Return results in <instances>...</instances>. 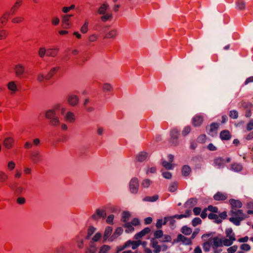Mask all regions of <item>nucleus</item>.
<instances>
[{"label":"nucleus","instance_id":"30","mask_svg":"<svg viewBox=\"0 0 253 253\" xmlns=\"http://www.w3.org/2000/svg\"><path fill=\"white\" fill-rule=\"evenodd\" d=\"M130 216V214L128 211H124L123 212V216L121 218V221L123 222H127V221L129 220V218Z\"/></svg>","mask_w":253,"mask_h":253},{"label":"nucleus","instance_id":"44","mask_svg":"<svg viewBox=\"0 0 253 253\" xmlns=\"http://www.w3.org/2000/svg\"><path fill=\"white\" fill-rule=\"evenodd\" d=\"M24 18L23 16H18L13 18L11 22L14 24H18L23 22Z\"/></svg>","mask_w":253,"mask_h":253},{"label":"nucleus","instance_id":"54","mask_svg":"<svg viewBox=\"0 0 253 253\" xmlns=\"http://www.w3.org/2000/svg\"><path fill=\"white\" fill-rule=\"evenodd\" d=\"M201 222L202 220L199 217H195L193 219L192 224V225L195 227L197 225L201 224Z\"/></svg>","mask_w":253,"mask_h":253},{"label":"nucleus","instance_id":"20","mask_svg":"<svg viewBox=\"0 0 253 253\" xmlns=\"http://www.w3.org/2000/svg\"><path fill=\"white\" fill-rule=\"evenodd\" d=\"M59 67H56L52 68L48 73L45 76V79L46 80H50L58 71Z\"/></svg>","mask_w":253,"mask_h":253},{"label":"nucleus","instance_id":"21","mask_svg":"<svg viewBox=\"0 0 253 253\" xmlns=\"http://www.w3.org/2000/svg\"><path fill=\"white\" fill-rule=\"evenodd\" d=\"M213 198L216 201L225 200L227 198L226 194H224L221 192H217L213 196Z\"/></svg>","mask_w":253,"mask_h":253},{"label":"nucleus","instance_id":"31","mask_svg":"<svg viewBox=\"0 0 253 253\" xmlns=\"http://www.w3.org/2000/svg\"><path fill=\"white\" fill-rule=\"evenodd\" d=\"M127 242H129V246L130 245H132V249L133 250L136 249L141 244V241L140 240L133 241L129 240Z\"/></svg>","mask_w":253,"mask_h":253},{"label":"nucleus","instance_id":"55","mask_svg":"<svg viewBox=\"0 0 253 253\" xmlns=\"http://www.w3.org/2000/svg\"><path fill=\"white\" fill-rule=\"evenodd\" d=\"M197 202V199L195 198H191L189 200H188L186 203L187 205H189L191 206H194L196 204Z\"/></svg>","mask_w":253,"mask_h":253},{"label":"nucleus","instance_id":"12","mask_svg":"<svg viewBox=\"0 0 253 253\" xmlns=\"http://www.w3.org/2000/svg\"><path fill=\"white\" fill-rule=\"evenodd\" d=\"M213 163L219 168H223L225 165V161L221 157H217L214 159Z\"/></svg>","mask_w":253,"mask_h":253},{"label":"nucleus","instance_id":"10","mask_svg":"<svg viewBox=\"0 0 253 253\" xmlns=\"http://www.w3.org/2000/svg\"><path fill=\"white\" fill-rule=\"evenodd\" d=\"M220 138L222 140H228L231 138V134L228 130L221 131L219 134Z\"/></svg>","mask_w":253,"mask_h":253},{"label":"nucleus","instance_id":"53","mask_svg":"<svg viewBox=\"0 0 253 253\" xmlns=\"http://www.w3.org/2000/svg\"><path fill=\"white\" fill-rule=\"evenodd\" d=\"M207 139V136L205 134L200 135L198 138V141L201 143H205Z\"/></svg>","mask_w":253,"mask_h":253},{"label":"nucleus","instance_id":"8","mask_svg":"<svg viewBox=\"0 0 253 253\" xmlns=\"http://www.w3.org/2000/svg\"><path fill=\"white\" fill-rule=\"evenodd\" d=\"M211 246L213 249H216L219 247L222 246V239H219L217 237H214L212 238Z\"/></svg>","mask_w":253,"mask_h":253},{"label":"nucleus","instance_id":"61","mask_svg":"<svg viewBox=\"0 0 253 253\" xmlns=\"http://www.w3.org/2000/svg\"><path fill=\"white\" fill-rule=\"evenodd\" d=\"M114 218V215L113 214H110L107 217L106 221L108 224H113Z\"/></svg>","mask_w":253,"mask_h":253},{"label":"nucleus","instance_id":"23","mask_svg":"<svg viewBox=\"0 0 253 253\" xmlns=\"http://www.w3.org/2000/svg\"><path fill=\"white\" fill-rule=\"evenodd\" d=\"M10 13L6 12H5L0 17V23L2 25H5L7 22Z\"/></svg>","mask_w":253,"mask_h":253},{"label":"nucleus","instance_id":"46","mask_svg":"<svg viewBox=\"0 0 253 253\" xmlns=\"http://www.w3.org/2000/svg\"><path fill=\"white\" fill-rule=\"evenodd\" d=\"M39 56L43 58L45 55H46L47 54V49H46L44 47H41L40 48L38 52Z\"/></svg>","mask_w":253,"mask_h":253},{"label":"nucleus","instance_id":"17","mask_svg":"<svg viewBox=\"0 0 253 253\" xmlns=\"http://www.w3.org/2000/svg\"><path fill=\"white\" fill-rule=\"evenodd\" d=\"M31 159L35 163L39 162L41 160V156L40 153L38 151L33 152L31 154Z\"/></svg>","mask_w":253,"mask_h":253},{"label":"nucleus","instance_id":"36","mask_svg":"<svg viewBox=\"0 0 253 253\" xmlns=\"http://www.w3.org/2000/svg\"><path fill=\"white\" fill-rule=\"evenodd\" d=\"M8 178V175L4 172L0 171V183L6 182Z\"/></svg>","mask_w":253,"mask_h":253},{"label":"nucleus","instance_id":"48","mask_svg":"<svg viewBox=\"0 0 253 253\" xmlns=\"http://www.w3.org/2000/svg\"><path fill=\"white\" fill-rule=\"evenodd\" d=\"M162 166L167 169H171L172 168V166L171 163L163 161L162 162Z\"/></svg>","mask_w":253,"mask_h":253},{"label":"nucleus","instance_id":"56","mask_svg":"<svg viewBox=\"0 0 253 253\" xmlns=\"http://www.w3.org/2000/svg\"><path fill=\"white\" fill-rule=\"evenodd\" d=\"M229 116L233 119H236L238 117V113L237 111L232 110L229 112Z\"/></svg>","mask_w":253,"mask_h":253},{"label":"nucleus","instance_id":"60","mask_svg":"<svg viewBox=\"0 0 253 253\" xmlns=\"http://www.w3.org/2000/svg\"><path fill=\"white\" fill-rule=\"evenodd\" d=\"M112 17V15L111 14L107 13L103 16H102L101 18L102 21L105 22L109 19H110Z\"/></svg>","mask_w":253,"mask_h":253},{"label":"nucleus","instance_id":"5","mask_svg":"<svg viewBox=\"0 0 253 253\" xmlns=\"http://www.w3.org/2000/svg\"><path fill=\"white\" fill-rule=\"evenodd\" d=\"M106 216V212L104 210L97 209L96 210L95 213L91 215L92 219L95 221H98L99 218H105Z\"/></svg>","mask_w":253,"mask_h":253},{"label":"nucleus","instance_id":"24","mask_svg":"<svg viewBox=\"0 0 253 253\" xmlns=\"http://www.w3.org/2000/svg\"><path fill=\"white\" fill-rule=\"evenodd\" d=\"M55 115V110L54 109H51L49 110L46 112L45 116L47 119L50 120L51 119L56 117Z\"/></svg>","mask_w":253,"mask_h":253},{"label":"nucleus","instance_id":"45","mask_svg":"<svg viewBox=\"0 0 253 253\" xmlns=\"http://www.w3.org/2000/svg\"><path fill=\"white\" fill-rule=\"evenodd\" d=\"M129 242H126L123 246L117 247V251L115 253H119L120 252L122 251L127 247H129Z\"/></svg>","mask_w":253,"mask_h":253},{"label":"nucleus","instance_id":"35","mask_svg":"<svg viewBox=\"0 0 253 253\" xmlns=\"http://www.w3.org/2000/svg\"><path fill=\"white\" fill-rule=\"evenodd\" d=\"M123 226L126 228V233H129L134 230V228L130 222L126 223Z\"/></svg>","mask_w":253,"mask_h":253},{"label":"nucleus","instance_id":"37","mask_svg":"<svg viewBox=\"0 0 253 253\" xmlns=\"http://www.w3.org/2000/svg\"><path fill=\"white\" fill-rule=\"evenodd\" d=\"M123 232V229L122 227H117L115 231L113 233L112 237H113L114 238H116L117 237H118L119 236H120V235H121L122 234Z\"/></svg>","mask_w":253,"mask_h":253},{"label":"nucleus","instance_id":"51","mask_svg":"<svg viewBox=\"0 0 253 253\" xmlns=\"http://www.w3.org/2000/svg\"><path fill=\"white\" fill-rule=\"evenodd\" d=\"M178 184L177 182L172 183L169 187V191L171 192H175L177 188Z\"/></svg>","mask_w":253,"mask_h":253},{"label":"nucleus","instance_id":"43","mask_svg":"<svg viewBox=\"0 0 253 253\" xmlns=\"http://www.w3.org/2000/svg\"><path fill=\"white\" fill-rule=\"evenodd\" d=\"M88 22L87 20L85 21L84 24L81 28L80 31L83 34H85L88 31Z\"/></svg>","mask_w":253,"mask_h":253},{"label":"nucleus","instance_id":"40","mask_svg":"<svg viewBox=\"0 0 253 253\" xmlns=\"http://www.w3.org/2000/svg\"><path fill=\"white\" fill-rule=\"evenodd\" d=\"M159 198V196L157 195L153 196H146L143 199V201L147 202H155Z\"/></svg>","mask_w":253,"mask_h":253},{"label":"nucleus","instance_id":"15","mask_svg":"<svg viewBox=\"0 0 253 253\" xmlns=\"http://www.w3.org/2000/svg\"><path fill=\"white\" fill-rule=\"evenodd\" d=\"M158 242L157 240L155 239H152L151 240V246L155 248L154 250V252L155 253H159L161 252V247L160 245H158Z\"/></svg>","mask_w":253,"mask_h":253},{"label":"nucleus","instance_id":"4","mask_svg":"<svg viewBox=\"0 0 253 253\" xmlns=\"http://www.w3.org/2000/svg\"><path fill=\"white\" fill-rule=\"evenodd\" d=\"M170 142L172 143L173 145H176L177 144V140L179 135V132L177 129L173 128L170 131Z\"/></svg>","mask_w":253,"mask_h":253},{"label":"nucleus","instance_id":"11","mask_svg":"<svg viewBox=\"0 0 253 253\" xmlns=\"http://www.w3.org/2000/svg\"><path fill=\"white\" fill-rule=\"evenodd\" d=\"M229 203L231 206L232 209L240 208L242 206V203H241V202L238 200L231 199L229 200Z\"/></svg>","mask_w":253,"mask_h":253},{"label":"nucleus","instance_id":"28","mask_svg":"<svg viewBox=\"0 0 253 253\" xmlns=\"http://www.w3.org/2000/svg\"><path fill=\"white\" fill-rule=\"evenodd\" d=\"M117 35L116 30H112L108 32L104 37V39L115 38Z\"/></svg>","mask_w":253,"mask_h":253},{"label":"nucleus","instance_id":"9","mask_svg":"<svg viewBox=\"0 0 253 253\" xmlns=\"http://www.w3.org/2000/svg\"><path fill=\"white\" fill-rule=\"evenodd\" d=\"M236 240L234 234H233L231 236H229V239H225L224 238H222V245L225 246H231L233 242Z\"/></svg>","mask_w":253,"mask_h":253},{"label":"nucleus","instance_id":"26","mask_svg":"<svg viewBox=\"0 0 253 253\" xmlns=\"http://www.w3.org/2000/svg\"><path fill=\"white\" fill-rule=\"evenodd\" d=\"M208 218L210 219H214L215 222L219 224L222 222V220L219 218V216L215 213H210L208 215Z\"/></svg>","mask_w":253,"mask_h":253},{"label":"nucleus","instance_id":"18","mask_svg":"<svg viewBox=\"0 0 253 253\" xmlns=\"http://www.w3.org/2000/svg\"><path fill=\"white\" fill-rule=\"evenodd\" d=\"M203 122V118L201 116H196L193 118L192 124L195 126H200Z\"/></svg>","mask_w":253,"mask_h":253},{"label":"nucleus","instance_id":"33","mask_svg":"<svg viewBox=\"0 0 253 253\" xmlns=\"http://www.w3.org/2000/svg\"><path fill=\"white\" fill-rule=\"evenodd\" d=\"M109 7L108 4L106 3L102 4L98 10V12L100 14H104L105 13L106 10Z\"/></svg>","mask_w":253,"mask_h":253},{"label":"nucleus","instance_id":"39","mask_svg":"<svg viewBox=\"0 0 253 253\" xmlns=\"http://www.w3.org/2000/svg\"><path fill=\"white\" fill-rule=\"evenodd\" d=\"M181 232L186 235H189L191 234L192 233V229L191 228L187 227V226H184L181 228Z\"/></svg>","mask_w":253,"mask_h":253},{"label":"nucleus","instance_id":"16","mask_svg":"<svg viewBox=\"0 0 253 253\" xmlns=\"http://www.w3.org/2000/svg\"><path fill=\"white\" fill-rule=\"evenodd\" d=\"M180 242L181 241L184 243H185L187 245H189L191 244V241L190 239L187 238L182 234H178L177 237L176 241L174 240V242Z\"/></svg>","mask_w":253,"mask_h":253},{"label":"nucleus","instance_id":"22","mask_svg":"<svg viewBox=\"0 0 253 253\" xmlns=\"http://www.w3.org/2000/svg\"><path fill=\"white\" fill-rule=\"evenodd\" d=\"M148 156V154L146 152H141L136 156L137 161L139 162H142L144 161Z\"/></svg>","mask_w":253,"mask_h":253},{"label":"nucleus","instance_id":"6","mask_svg":"<svg viewBox=\"0 0 253 253\" xmlns=\"http://www.w3.org/2000/svg\"><path fill=\"white\" fill-rule=\"evenodd\" d=\"M73 16L71 14H65L62 16V25L64 28L67 29L71 26L70 19Z\"/></svg>","mask_w":253,"mask_h":253},{"label":"nucleus","instance_id":"49","mask_svg":"<svg viewBox=\"0 0 253 253\" xmlns=\"http://www.w3.org/2000/svg\"><path fill=\"white\" fill-rule=\"evenodd\" d=\"M113 90V87L112 85L108 83L104 84L103 85V91H111Z\"/></svg>","mask_w":253,"mask_h":253},{"label":"nucleus","instance_id":"25","mask_svg":"<svg viewBox=\"0 0 253 253\" xmlns=\"http://www.w3.org/2000/svg\"><path fill=\"white\" fill-rule=\"evenodd\" d=\"M191 171L190 167L188 165H184L183 166L181 170L182 175L184 176H188Z\"/></svg>","mask_w":253,"mask_h":253},{"label":"nucleus","instance_id":"63","mask_svg":"<svg viewBox=\"0 0 253 253\" xmlns=\"http://www.w3.org/2000/svg\"><path fill=\"white\" fill-rule=\"evenodd\" d=\"M191 131V127L189 126H187L184 127L182 131V134L183 136H186Z\"/></svg>","mask_w":253,"mask_h":253},{"label":"nucleus","instance_id":"1","mask_svg":"<svg viewBox=\"0 0 253 253\" xmlns=\"http://www.w3.org/2000/svg\"><path fill=\"white\" fill-rule=\"evenodd\" d=\"M229 214L232 216L229 218L230 221L233 222L236 225H239L241 221L243 220L248 216L245 215L241 210L231 209Z\"/></svg>","mask_w":253,"mask_h":253},{"label":"nucleus","instance_id":"41","mask_svg":"<svg viewBox=\"0 0 253 253\" xmlns=\"http://www.w3.org/2000/svg\"><path fill=\"white\" fill-rule=\"evenodd\" d=\"M7 88L11 91H15L17 89V85L14 82H10L7 84Z\"/></svg>","mask_w":253,"mask_h":253},{"label":"nucleus","instance_id":"64","mask_svg":"<svg viewBox=\"0 0 253 253\" xmlns=\"http://www.w3.org/2000/svg\"><path fill=\"white\" fill-rule=\"evenodd\" d=\"M237 249H238V246L236 245H234L233 246L229 247L227 249V252H228V253H234L236 252Z\"/></svg>","mask_w":253,"mask_h":253},{"label":"nucleus","instance_id":"52","mask_svg":"<svg viewBox=\"0 0 253 253\" xmlns=\"http://www.w3.org/2000/svg\"><path fill=\"white\" fill-rule=\"evenodd\" d=\"M110 249V246L104 245L100 248L99 253H106Z\"/></svg>","mask_w":253,"mask_h":253},{"label":"nucleus","instance_id":"3","mask_svg":"<svg viewBox=\"0 0 253 253\" xmlns=\"http://www.w3.org/2000/svg\"><path fill=\"white\" fill-rule=\"evenodd\" d=\"M139 184L137 178H132L129 182V189L132 193L136 194L138 191Z\"/></svg>","mask_w":253,"mask_h":253},{"label":"nucleus","instance_id":"27","mask_svg":"<svg viewBox=\"0 0 253 253\" xmlns=\"http://www.w3.org/2000/svg\"><path fill=\"white\" fill-rule=\"evenodd\" d=\"M113 228L111 226H107L105 230L104 233V236L103 239L104 241H106L109 237L111 235L112 232Z\"/></svg>","mask_w":253,"mask_h":253},{"label":"nucleus","instance_id":"42","mask_svg":"<svg viewBox=\"0 0 253 253\" xmlns=\"http://www.w3.org/2000/svg\"><path fill=\"white\" fill-rule=\"evenodd\" d=\"M95 228L94 227H93V226H90L88 228V230H87V236L85 237V239L86 240H88L89 239L90 236L94 233V232H95Z\"/></svg>","mask_w":253,"mask_h":253},{"label":"nucleus","instance_id":"62","mask_svg":"<svg viewBox=\"0 0 253 253\" xmlns=\"http://www.w3.org/2000/svg\"><path fill=\"white\" fill-rule=\"evenodd\" d=\"M218 127V125L216 123H212L210 125V131L212 132L214 130H216L217 129Z\"/></svg>","mask_w":253,"mask_h":253},{"label":"nucleus","instance_id":"47","mask_svg":"<svg viewBox=\"0 0 253 253\" xmlns=\"http://www.w3.org/2000/svg\"><path fill=\"white\" fill-rule=\"evenodd\" d=\"M211 246V240H209L208 241L205 242L203 244V249L205 251L208 252Z\"/></svg>","mask_w":253,"mask_h":253},{"label":"nucleus","instance_id":"13","mask_svg":"<svg viewBox=\"0 0 253 253\" xmlns=\"http://www.w3.org/2000/svg\"><path fill=\"white\" fill-rule=\"evenodd\" d=\"M68 101L70 105L74 106L78 104L79 98L77 95H72L68 97Z\"/></svg>","mask_w":253,"mask_h":253},{"label":"nucleus","instance_id":"14","mask_svg":"<svg viewBox=\"0 0 253 253\" xmlns=\"http://www.w3.org/2000/svg\"><path fill=\"white\" fill-rule=\"evenodd\" d=\"M22 3V0H17L14 3L13 6L11 7L10 13L11 15H14L17 11L18 8L20 7Z\"/></svg>","mask_w":253,"mask_h":253},{"label":"nucleus","instance_id":"59","mask_svg":"<svg viewBox=\"0 0 253 253\" xmlns=\"http://www.w3.org/2000/svg\"><path fill=\"white\" fill-rule=\"evenodd\" d=\"M207 209L210 211L212 212V213H217L218 212V209L216 207H213L212 205H210L208 206Z\"/></svg>","mask_w":253,"mask_h":253},{"label":"nucleus","instance_id":"34","mask_svg":"<svg viewBox=\"0 0 253 253\" xmlns=\"http://www.w3.org/2000/svg\"><path fill=\"white\" fill-rule=\"evenodd\" d=\"M9 35V32L6 30H1L0 31V40L6 39Z\"/></svg>","mask_w":253,"mask_h":253},{"label":"nucleus","instance_id":"29","mask_svg":"<svg viewBox=\"0 0 253 253\" xmlns=\"http://www.w3.org/2000/svg\"><path fill=\"white\" fill-rule=\"evenodd\" d=\"M231 169L236 172H240L243 169L242 165L238 163H233L231 166Z\"/></svg>","mask_w":253,"mask_h":253},{"label":"nucleus","instance_id":"50","mask_svg":"<svg viewBox=\"0 0 253 253\" xmlns=\"http://www.w3.org/2000/svg\"><path fill=\"white\" fill-rule=\"evenodd\" d=\"M154 238L156 240V239H159L161 238L163 236V232L161 230H158L156 231L154 233Z\"/></svg>","mask_w":253,"mask_h":253},{"label":"nucleus","instance_id":"38","mask_svg":"<svg viewBox=\"0 0 253 253\" xmlns=\"http://www.w3.org/2000/svg\"><path fill=\"white\" fill-rule=\"evenodd\" d=\"M49 124L53 126H57L60 125V122L57 117H56L49 121Z\"/></svg>","mask_w":253,"mask_h":253},{"label":"nucleus","instance_id":"57","mask_svg":"<svg viewBox=\"0 0 253 253\" xmlns=\"http://www.w3.org/2000/svg\"><path fill=\"white\" fill-rule=\"evenodd\" d=\"M241 105L244 108V109H245L246 110L251 109V108L252 107V104L247 103L245 102H242L241 103Z\"/></svg>","mask_w":253,"mask_h":253},{"label":"nucleus","instance_id":"32","mask_svg":"<svg viewBox=\"0 0 253 253\" xmlns=\"http://www.w3.org/2000/svg\"><path fill=\"white\" fill-rule=\"evenodd\" d=\"M65 119L66 121H68L71 123L74 122L75 121L74 114L71 112H67Z\"/></svg>","mask_w":253,"mask_h":253},{"label":"nucleus","instance_id":"2","mask_svg":"<svg viewBox=\"0 0 253 253\" xmlns=\"http://www.w3.org/2000/svg\"><path fill=\"white\" fill-rule=\"evenodd\" d=\"M13 71L16 77L21 78L25 73V66L22 63L17 64L13 67Z\"/></svg>","mask_w":253,"mask_h":253},{"label":"nucleus","instance_id":"58","mask_svg":"<svg viewBox=\"0 0 253 253\" xmlns=\"http://www.w3.org/2000/svg\"><path fill=\"white\" fill-rule=\"evenodd\" d=\"M151 183V181L149 179H145L143 181L142 185L144 188H148Z\"/></svg>","mask_w":253,"mask_h":253},{"label":"nucleus","instance_id":"19","mask_svg":"<svg viewBox=\"0 0 253 253\" xmlns=\"http://www.w3.org/2000/svg\"><path fill=\"white\" fill-rule=\"evenodd\" d=\"M59 50V49L58 48L47 49L46 56L48 57H54L57 55Z\"/></svg>","mask_w":253,"mask_h":253},{"label":"nucleus","instance_id":"7","mask_svg":"<svg viewBox=\"0 0 253 253\" xmlns=\"http://www.w3.org/2000/svg\"><path fill=\"white\" fill-rule=\"evenodd\" d=\"M15 141L13 137H7L4 138L3 141V146L7 149H10L14 145Z\"/></svg>","mask_w":253,"mask_h":253}]
</instances>
